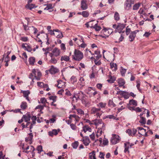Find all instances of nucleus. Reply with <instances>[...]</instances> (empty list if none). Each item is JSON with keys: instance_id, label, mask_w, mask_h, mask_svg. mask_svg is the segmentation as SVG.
Here are the masks:
<instances>
[{"instance_id": "nucleus-1", "label": "nucleus", "mask_w": 159, "mask_h": 159, "mask_svg": "<svg viewBox=\"0 0 159 159\" xmlns=\"http://www.w3.org/2000/svg\"><path fill=\"white\" fill-rule=\"evenodd\" d=\"M125 27V24L121 23H117L116 24H114L112 25V27L115 29V32L116 33L118 32L119 33L124 32V31H122V30Z\"/></svg>"}, {"instance_id": "nucleus-2", "label": "nucleus", "mask_w": 159, "mask_h": 159, "mask_svg": "<svg viewBox=\"0 0 159 159\" xmlns=\"http://www.w3.org/2000/svg\"><path fill=\"white\" fill-rule=\"evenodd\" d=\"M83 57V54L79 50L75 49L74 52V54L72 56L73 59L76 61H80Z\"/></svg>"}, {"instance_id": "nucleus-3", "label": "nucleus", "mask_w": 159, "mask_h": 159, "mask_svg": "<svg viewBox=\"0 0 159 159\" xmlns=\"http://www.w3.org/2000/svg\"><path fill=\"white\" fill-rule=\"evenodd\" d=\"M113 32V30L111 29L105 28L101 30V34L99 35V36L103 38H106Z\"/></svg>"}, {"instance_id": "nucleus-4", "label": "nucleus", "mask_w": 159, "mask_h": 159, "mask_svg": "<svg viewBox=\"0 0 159 159\" xmlns=\"http://www.w3.org/2000/svg\"><path fill=\"white\" fill-rule=\"evenodd\" d=\"M91 114H95V116L97 117H100V116L102 115V112L101 111V108H96L95 107H93L91 111Z\"/></svg>"}, {"instance_id": "nucleus-5", "label": "nucleus", "mask_w": 159, "mask_h": 159, "mask_svg": "<svg viewBox=\"0 0 159 159\" xmlns=\"http://www.w3.org/2000/svg\"><path fill=\"white\" fill-rule=\"evenodd\" d=\"M112 136L111 142L112 144H116L120 141V139L118 135L113 134Z\"/></svg>"}, {"instance_id": "nucleus-6", "label": "nucleus", "mask_w": 159, "mask_h": 159, "mask_svg": "<svg viewBox=\"0 0 159 159\" xmlns=\"http://www.w3.org/2000/svg\"><path fill=\"white\" fill-rule=\"evenodd\" d=\"M31 73L34 75L35 78L36 80H40L42 74L40 71L37 70L35 69H34L32 70Z\"/></svg>"}, {"instance_id": "nucleus-7", "label": "nucleus", "mask_w": 159, "mask_h": 159, "mask_svg": "<svg viewBox=\"0 0 159 159\" xmlns=\"http://www.w3.org/2000/svg\"><path fill=\"white\" fill-rule=\"evenodd\" d=\"M134 0H126L125 2V8L127 10L130 9L132 5L134 3Z\"/></svg>"}, {"instance_id": "nucleus-8", "label": "nucleus", "mask_w": 159, "mask_h": 159, "mask_svg": "<svg viewBox=\"0 0 159 159\" xmlns=\"http://www.w3.org/2000/svg\"><path fill=\"white\" fill-rule=\"evenodd\" d=\"M22 149L24 152L27 154L30 152H32V153H34V151L35 150V148L32 146H27L26 148L23 147Z\"/></svg>"}, {"instance_id": "nucleus-9", "label": "nucleus", "mask_w": 159, "mask_h": 159, "mask_svg": "<svg viewBox=\"0 0 159 159\" xmlns=\"http://www.w3.org/2000/svg\"><path fill=\"white\" fill-rule=\"evenodd\" d=\"M60 51L59 49L57 48H55L52 51V52L50 53L49 55L53 57H57L60 55Z\"/></svg>"}, {"instance_id": "nucleus-10", "label": "nucleus", "mask_w": 159, "mask_h": 159, "mask_svg": "<svg viewBox=\"0 0 159 159\" xmlns=\"http://www.w3.org/2000/svg\"><path fill=\"white\" fill-rule=\"evenodd\" d=\"M139 31V30H137L133 31H132L130 34L129 36V40L130 42H132L134 39L136 34L137 32Z\"/></svg>"}, {"instance_id": "nucleus-11", "label": "nucleus", "mask_w": 159, "mask_h": 159, "mask_svg": "<svg viewBox=\"0 0 159 159\" xmlns=\"http://www.w3.org/2000/svg\"><path fill=\"white\" fill-rule=\"evenodd\" d=\"M58 69L57 68L53 66H52L50 69L48 70H46V72L47 73L48 71H49L51 74H54L58 72Z\"/></svg>"}, {"instance_id": "nucleus-12", "label": "nucleus", "mask_w": 159, "mask_h": 159, "mask_svg": "<svg viewBox=\"0 0 159 159\" xmlns=\"http://www.w3.org/2000/svg\"><path fill=\"white\" fill-rule=\"evenodd\" d=\"M37 38L39 39L38 42H42V40H43L44 38H48V35L47 34L41 33L40 34H38L37 35Z\"/></svg>"}, {"instance_id": "nucleus-13", "label": "nucleus", "mask_w": 159, "mask_h": 159, "mask_svg": "<svg viewBox=\"0 0 159 159\" xmlns=\"http://www.w3.org/2000/svg\"><path fill=\"white\" fill-rule=\"evenodd\" d=\"M103 121L101 119H95L92 121L90 123V124H94L96 126H98L99 125H101Z\"/></svg>"}, {"instance_id": "nucleus-14", "label": "nucleus", "mask_w": 159, "mask_h": 159, "mask_svg": "<svg viewBox=\"0 0 159 159\" xmlns=\"http://www.w3.org/2000/svg\"><path fill=\"white\" fill-rule=\"evenodd\" d=\"M60 131V129H53L52 130V131H49L48 133V134L49 136L52 137L54 135H57Z\"/></svg>"}, {"instance_id": "nucleus-15", "label": "nucleus", "mask_w": 159, "mask_h": 159, "mask_svg": "<svg viewBox=\"0 0 159 159\" xmlns=\"http://www.w3.org/2000/svg\"><path fill=\"white\" fill-rule=\"evenodd\" d=\"M134 145L133 144H130L129 142H127L125 143V149L124 151V152H129L128 150Z\"/></svg>"}, {"instance_id": "nucleus-16", "label": "nucleus", "mask_w": 159, "mask_h": 159, "mask_svg": "<svg viewBox=\"0 0 159 159\" xmlns=\"http://www.w3.org/2000/svg\"><path fill=\"white\" fill-rule=\"evenodd\" d=\"M81 141H82L83 143L85 146H88L90 143V141L89 137L87 136L83 137L81 140Z\"/></svg>"}, {"instance_id": "nucleus-17", "label": "nucleus", "mask_w": 159, "mask_h": 159, "mask_svg": "<svg viewBox=\"0 0 159 159\" xmlns=\"http://www.w3.org/2000/svg\"><path fill=\"white\" fill-rule=\"evenodd\" d=\"M103 57L106 59H108L111 56H112V55L109 52H106L105 50L103 51Z\"/></svg>"}, {"instance_id": "nucleus-18", "label": "nucleus", "mask_w": 159, "mask_h": 159, "mask_svg": "<svg viewBox=\"0 0 159 159\" xmlns=\"http://www.w3.org/2000/svg\"><path fill=\"white\" fill-rule=\"evenodd\" d=\"M58 84L57 87L59 88H64L65 87V82L62 81L61 80H58L57 81Z\"/></svg>"}, {"instance_id": "nucleus-19", "label": "nucleus", "mask_w": 159, "mask_h": 159, "mask_svg": "<svg viewBox=\"0 0 159 159\" xmlns=\"http://www.w3.org/2000/svg\"><path fill=\"white\" fill-rule=\"evenodd\" d=\"M108 79L107 81L110 83H113L116 80V78L114 76H112L111 75H109L108 76Z\"/></svg>"}, {"instance_id": "nucleus-20", "label": "nucleus", "mask_w": 159, "mask_h": 159, "mask_svg": "<svg viewBox=\"0 0 159 159\" xmlns=\"http://www.w3.org/2000/svg\"><path fill=\"white\" fill-rule=\"evenodd\" d=\"M86 1L85 0H82L81 1V7L83 10H85L88 8V6L86 4Z\"/></svg>"}, {"instance_id": "nucleus-21", "label": "nucleus", "mask_w": 159, "mask_h": 159, "mask_svg": "<svg viewBox=\"0 0 159 159\" xmlns=\"http://www.w3.org/2000/svg\"><path fill=\"white\" fill-rule=\"evenodd\" d=\"M28 134L29 135V136L25 138V140L26 142H28L29 143L31 144L32 143L31 140L33 138V135L32 133H30V134Z\"/></svg>"}, {"instance_id": "nucleus-22", "label": "nucleus", "mask_w": 159, "mask_h": 159, "mask_svg": "<svg viewBox=\"0 0 159 159\" xmlns=\"http://www.w3.org/2000/svg\"><path fill=\"white\" fill-rule=\"evenodd\" d=\"M68 118L69 119H71L72 118H74L76 121L75 124H76V122H78L80 119V117L78 116L75 114L70 115Z\"/></svg>"}, {"instance_id": "nucleus-23", "label": "nucleus", "mask_w": 159, "mask_h": 159, "mask_svg": "<svg viewBox=\"0 0 159 159\" xmlns=\"http://www.w3.org/2000/svg\"><path fill=\"white\" fill-rule=\"evenodd\" d=\"M94 59L98 60L101 57V55L99 51H95L94 52Z\"/></svg>"}, {"instance_id": "nucleus-24", "label": "nucleus", "mask_w": 159, "mask_h": 159, "mask_svg": "<svg viewBox=\"0 0 159 159\" xmlns=\"http://www.w3.org/2000/svg\"><path fill=\"white\" fill-rule=\"evenodd\" d=\"M91 129L88 125L84 126L82 127V131L85 133L87 131L91 132Z\"/></svg>"}, {"instance_id": "nucleus-25", "label": "nucleus", "mask_w": 159, "mask_h": 159, "mask_svg": "<svg viewBox=\"0 0 159 159\" xmlns=\"http://www.w3.org/2000/svg\"><path fill=\"white\" fill-rule=\"evenodd\" d=\"M23 93V96L26 99L30 102V100L29 99L28 95L30 94V92L28 90L24 91L22 92Z\"/></svg>"}, {"instance_id": "nucleus-26", "label": "nucleus", "mask_w": 159, "mask_h": 159, "mask_svg": "<svg viewBox=\"0 0 159 159\" xmlns=\"http://www.w3.org/2000/svg\"><path fill=\"white\" fill-rule=\"evenodd\" d=\"M117 81L120 87L123 86V87L124 88V85L125 82L123 79L122 78L119 79L117 80Z\"/></svg>"}, {"instance_id": "nucleus-27", "label": "nucleus", "mask_w": 159, "mask_h": 159, "mask_svg": "<svg viewBox=\"0 0 159 159\" xmlns=\"http://www.w3.org/2000/svg\"><path fill=\"white\" fill-rule=\"evenodd\" d=\"M37 7L34 4L30 3H27L25 6V7L27 9L30 10H31L32 9Z\"/></svg>"}, {"instance_id": "nucleus-28", "label": "nucleus", "mask_w": 159, "mask_h": 159, "mask_svg": "<svg viewBox=\"0 0 159 159\" xmlns=\"http://www.w3.org/2000/svg\"><path fill=\"white\" fill-rule=\"evenodd\" d=\"M130 105H133L134 106H137V102L136 101L133 99L130 100L129 101V103L128 104V106L129 107Z\"/></svg>"}, {"instance_id": "nucleus-29", "label": "nucleus", "mask_w": 159, "mask_h": 159, "mask_svg": "<svg viewBox=\"0 0 159 159\" xmlns=\"http://www.w3.org/2000/svg\"><path fill=\"white\" fill-rule=\"evenodd\" d=\"M70 58L69 56L65 55L62 56L61 58V61H68L70 60Z\"/></svg>"}, {"instance_id": "nucleus-30", "label": "nucleus", "mask_w": 159, "mask_h": 159, "mask_svg": "<svg viewBox=\"0 0 159 159\" xmlns=\"http://www.w3.org/2000/svg\"><path fill=\"white\" fill-rule=\"evenodd\" d=\"M51 57V59L49 60V62L51 63L55 64L57 62V60L54 57L49 55Z\"/></svg>"}, {"instance_id": "nucleus-31", "label": "nucleus", "mask_w": 159, "mask_h": 159, "mask_svg": "<svg viewBox=\"0 0 159 159\" xmlns=\"http://www.w3.org/2000/svg\"><path fill=\"white\" fill-rule=\"evenodd\" d=\"M35 61V58L34 57H30L29 59V61L30 65H34Z\"/></svg>"}, {"instance_id": "nucleus-32", "label": "nucleus", "mask_w": 159, "mask_h": 159, "mask_svg": "<svg viewBox=\"0 0 159 159\" xmlns=\"http://www.w3.org/2000/svg\"><path fill=\"white\" fill-rule=\"evenodd\" d=\"M110 65L111 68L113 69V70L116 71L117 69V65L116 63L111 62L110 63Z\"/></svg>"}, {"instance_id": "nucleus-33", "label": "nucleus", "mask_w": 159, "mask_h": 159, "mask_svg": "<svg viewBox=\"0 0 159 159\" xmlns=\"http://www.w3.org/2000/svg\"><path fill=\"white\" fill-rule=\"evenodd\" d=\"M141 5V3L140 2H138L135 4L133 7V9L134 10H138L139 7Z\"/></svg>"}, {"instance_id": "nucleus-34", "label": "nucleus", "mask_w": 159, "mask_h": 159, "mask_svg": "<svg viewBox=\"0 0 159 159\" xmlns=\"http://www.w3.org/2000/svg\"><path fill=\"white\" fill-rule=\"evenodd\" d=\"M25 19L27 21V25H25L23 23V26L24 27V29L25 31H27L29 30V27L28 26V22L30 20L29 18H25Z\"/></svg>"}, {"instance_id": "nucleus-35", "label": "nucleus", "mask_w": 159, "mask_h": 159, "mask_svg": "<svg viewBox=\"0 0 159 159\" xmlns=\"http://www.w3.org/2000/svg\"><path fill=\"white\" fill-rule=\"evenodd\" d=\"M97 25L98 24L96 23L95 24L94 26L91 25L90 27L91 28H93L96 31H99L101 29V27L99 26H98Z\"/></svg>"}, {"instance_id": "nucleus-36", "label": "nucleus", "mask_w": 159, "mask_h": 159, "mask_svg": "<svg viewBox=\"0 0 159 159\" xmlns=\"http://www.w3.org/2000/svg\"><path fill=\"white\" fill-rule=\"evenodd\" d=\"M89 157L90 159H96L95 157V153L94 151L89 153Z\"/></svg>"}, {"instance_id": "nucleus-37", "label": "nucleus", "mask_w": 159, "mask_h": 159, "mask_svg": "<svg viewBox=\"0 0 159 159\" xmlns=\"http://www.w3.org/2000/svg\"><path fill=\"white\" fill-rule=\"evenodd\" d=\"M129 94L128 92L124 91L121 96H123L125 99H127L129 98Z\"/></svg>"}, {"instance_id": "nucleus-38", "label": "nucleus", "mask_w": 159, "mask_h": 159, "mask_svg": "<svg viewBox=\"0 0 159 159\" xmlns=\"http://www.w3.org/2000/svg\"><path fill=\"white\" fill-rule=\"evenodd\" d=\"M41 102L43 104L44 106H46V103H48L47 100L44 98H42L40 99Z\"/></svg>"}, {"instance_id": "nucleus-39", "label": "nucleus", "mask_w": 159, "mask_h": 159, "mask_svg": "<svg viewBox=\"0 0 159 159\" xmlns=\"http://www.w3.org/2000/svg\"><path fill=\"white\" fill-rule=\"evenodd\" d=\"M79 144V142L76 141L72 143L71 145L73 148L76 149L78 147Z\"/></svg>"}, {"instance_id": "nucleus-40", "label": "nucleus", "mask_w": 159, "mask_h": 159, "mask_svg": "<svg viewBox=\"0 0 159 159\" xmlns=\"http://www.w3.org/2000/svg\"><path fill=\"white\" fill-rule=\"evenodd\" d=\"M20 107L22 110L25 109L27 107V103L25 102H23L20 105Z\"/></svg>"}, {"instance_id": "nucleus-41", "label": "nucleus", "mask_w": 159, "mask_h": 159, "mask_svg": "<svg viewBox=\"0 0 159 159\" xmlns=\"http://www.w3.org/2000/svg\"><path fill=\"white\" fill-rule=\"evenodd\" d=\"M106 118H108L110 119H113L115 120H119V119L118 118H116L113 115H108L106 116Z\"/></svg>"}, {"instance_id": "nucleus-42", "label": "nucleus", "mask_w": 159, "mask_h": 159, "mask_svg": "<svg viewBox=\"0 0 159 159\" xmlns=\"http://www.w3.org/2000/svg\"><path fill=\"white\" fill-rule=\"evenodd\" d=\"M114 19L116 21L119 20L120 18L119 13L117 12H116L114 15Z\"/></svg>"}, {"instance_id": "nucleus-43", "label": "nucleus", "mask_w": 159, "mask_h": 159, "mask_svg": "<svg viewBox=\"0 0 159 159\" xmlns=\"http://www.w3.org/2000/svg\"><path fill=\"white\" fill-rule=\"evenodd\" d=\"M89 15V13L87 11H84L82 12V15L84 17H88Z\"/></svg>"}, {"instance_id": "nucleus-44", "label": "nucleus", "mask_w": 159, "mask_h": 159, "mask_svg": "<svg viewBox=\"0 0 159 159\" xmlns=\"http://www.w3.org/2000/svg\"><path fill=\"white\" fill-rule=\"evenodd\" d=\"M78 114L80 115H84V111L81 109H76Z\"/></svg>"}, {"instance_id": "nucleus-45", "label": "nucleus", "mask_w": 159, "mask_h": 159, "mask_svg": "<svg viewBox=\"0 0 159 159\" xmlns=\"http://www.w3.org/2000/svg\"><path fill=\"white\" fill-rule=\"evenodd\" d=\"M106 105V103L101 102L97 104V106H99L101 108H104Z\"/></svg>"}, {"instance_id": "nucleus-46", "label": "nucleus", "mask_w": 159, "mask_h": 159, "mask_svg": "<svg viewBox=\"0 0 159 159\" xmlns=\"http://www.w3.org/2000/svg\"><path fill=\"white\" fill-rule=\"evenodd\" d=\"M44 6L46 5V7L44 9V10H48L52 8V5L51 4H48L47 5H44Z\"/></svg>"}, {"instance_id": "nucleus-47", "label": "nucleus", "mask_w": 159, "mask_h": 159, "mask_svg": "<svg viewBox=\"0 0 159 159\" xmlns=\"http://www.w3.org/2000/svg\"><path fill=\"white\" fill-rule=\"evenodd\" d=\"M108 105L109 106L114 107L116 106V105L114 103L113 101L112 100H110L109 101Z\"/></svg>"}, {"instance_id": "nucleus-48", "label": "nucleus", "mask_w": 159, "mask_h": 159, "mask_svg": "<svg viewBox=\"0 0 159 159\" xmlns=\"http://www.w3.org/2000/svg\"><path fill=\"white\" fill-rule=\"evenodd\" d=\"M37 150L38 151V153H40L43 151L42 146L41 145L39 146L37 148Z\"/></svg>"}, {"instance_id": "nucleus-49", "label": "nucleus", "mask_w": 159, "mask_h": 159, "mask_svg": "<svg viewBox=\"0 0 159 159\" xmlns=\"http://www.w3.org/2000/svg\"><path fill=\"white\" fill-rule=\"evenodd\" d=\"M23 117L25 121V122H28L30 120V116L29 115L27 116L24 115Z\"/></svg>"}, {"instance_id": "nucleus-50", "label": "nucleus", "mask_w": 159, "mask_h": 159, "mask_svg": "<svg viewBox=\"0 0 159 159\" xmlns=\"http://www.w3.org/2000/svg\"><path fill=\"white\" fill-rule=\"evenodd\" d=\"M138 133L139 134H141L142 135H143L144 136H147V133L146 131V129H144V131H143V130H142L141 131H139Z\"/></svg>"}, {"instance_id": "nucleus-51", "label": "nucleus", "mask_w": 159, "mask_h": 159, "mask_svg": "<svg viewBox=\"0 0 159 159\" xmlns=\"http://www.w3.org/2000/svg\"><path fill=\"white\" fill-rule=\"evenodd\" d=\"M3 58L4 59V61L5 62H8L10 61V58L8 56H5V55H4Z\"/></svg>"}, {"instance_id": "nucleus-52", "label": "nucleus", "mask_w": 159, "mask_h": 159, "mask_svg": "<svg viewBox=\"0 0 159 159\" xmlns=\"http://www.w3.org/2000/svg\"><path fill=\"white\" fill-rule=\"evenodd\" d=\"M42 88H43L44 90H46L47 91H48L50 89L48 87V85L46 84H44Z\"/></svg>"}, {"instance_id": "nucleus-53", "label": "nucleus", "mask_w": 159, "mask_h": 159, "mask_svg": "<svg viewBox=\"0 0 159 159\" xmlns=\"http://www.w3.org/2000/svg\"><path fill=\"white\" fill-rule=\"evenodd\" d=\"M131 31L130 29L129 28L128 26H127L126 28L125 33L127 35L129 34Z\"/></svg>"}, {"instance_id": "nucleus-54", "label": "nucleus", "mask_w": 159, "mask_h": 159, "mask_svg": "<svg viewBox=\"0 0 159 159\" xmlns=\"http://www.w3.org/2000/svg\"><path fill=\"white\" fill-rule=\"evenodd\" d=\"M70 126L71 128V129L74 130H76L77 127L76 126L75 124H70Z\"/></svg>"}, {"instance_id": "nucleus-55", "label": "nucleus", "mask_w": 159, "mask_h": 159, "mask_svg": "<svg viewBox=\"0 0 159 159\" xmlns=\"http://www.w3.org/2000/svg\"><path fill=\"white\" fill-rule=\"evenodd\" d=\"M138 13L141 14L145 15V14L144 10L142 8L140 9L138 11Z\"/></svg>"}, {"instance_id": "nucleus-56", "label": "nucleus", "mask_w": 159, "mask_h": 159, "mask_svg": "<svg viewBox=\"0 0 159 159\" xmlns=\"http://www.w3.org/2000/svg\"><path fill=\"white\" fill-rule=\"evenodd\" d=\"M20 40L23 42H26L28 40V39L27 37H20Z\"/></svg>"}, {"instance_id": "nucleus-57", "label": "nucleus", "mask_w": 159, "mask_h": 159, "mask_svg": "<svg viewBox=\"0 0 159 159\" xmlns=\"http://www.w3.org/2000/svg\"><path fill=\"white\" fill-rule=\"evenodd\" d=\"M90 137V139L93 141H95L96 140L95 139V134L94 133H93L92 134L90 135H89Z\"/></svg>"}, {"instance_id": "nucleus-58", "label": "nucleus", "mask_w": 159, "mask_h": 159, "mask_svg": "<svg viewBox=\"0 0 159 159\" xmlns=\"http://www.w3.org/2000/svg\"><path fill=\"white\" fill-rule=\"evenodd\" d=\"M126 132L130 136H132V132L131 130L130 129H128L126 130Z\"/></svg>"}, {"instance_id": "nucleus-59", "label": "nucleus", "mask_w": 159, "mask_h": 159, "mask_svg": "<svg viewBox=\"0 0 159 159\" xmlns=\"http://www.w3.org/2000/svg\"><path fill=\"white\" fill-rule=\"evenodd\" d=\"M50 100L53 101V102H55L56 101L57 97L56 96H51L49 97Z\"/></svg>"}, {"instance_id": "nucleus-60", "label": "nucleus", "mask_w": 159, "mask_h": 159, "mask_svg": "<svg viewBox=\"0 0 159 159\" xmlns=\"http://www.w3.org/2000/svg\"><path fill=\"white\" fill-rule=\"evenodd\" d=\"M126 72V70L125 69L123 68L122 67H121V69L120 70V72L122 76H124L125 75Z\"/></svg>"}, {"instance_id": "nucleus-61", "label": "nucleus", "mask_w": 159, "mask_h": 159, "mask_svg": "<svg viewBox=\"0 0 159 159\" xmlns=\"http://www.w3.org/2000/svg\"><path fill=\"white\" fill-rule=\"evenodd\" d=\"M37 84L38 86L41 88H42L43 87V86L44 84L43 82H38Z\"/></svg>"}, {"instance_id": "nucleus-62", "label": "nucleus", "mask_w": 159, "mask_h": 159, "mask_svg": "<svg viewBox=\"0 0 159 159\" xmlns=\"http://www.w3.org/2000/svg\"><path fill=\"white\" fill-rule=\"evenodd\" d=\"M140 122L143 124H145L146 123V119L143 117H141V120L139 121Z\"/></svg>"}, {"instance_id": "nucleus-63", "label": "nucleus", "mask_w": 159, "mask_h": 159, "mask_svg": "<svg viewBox=\"0 0 159 159\" xmlns=\"http://www.w3.org/2000/svg\"><path fill=\"white\" fill-rule=\"evenodd\" d=\"M98 59H95L94 60V63L96 65H99L101 64V62L100 60H98Z\"/></svg>"}, {"instance_id": "nucleus-64", "label": "nucleus", "mask_w": 159, "mask_h": 159, "mask_svg": "<svg viewBox=\"0 0 159 159\" xmlns=\"http://www.w3.org/2000/svg\"><path fill=\"white\" fill-rule=\"evenodd\" d=\"M153 89L155 91L159 92V86L157 85V86H154Z\"/></svg>"}]
</instances>
